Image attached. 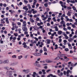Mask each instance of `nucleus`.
<instances>
[{"instance_id": "1", "label": "nucleus", "mask_w": 77, "mask_h": 77, "mask_svg": "<svg viewBox=\"0 0 77 77\" xmlns=\"http://www.w3.org/2000/svg\"><path fill=\"white\" fill-rule=\"evenodd\" d=\"M45 42L47 44H50V42H51V40L50 39H46L45 40Z\"/></svg>"}, {"instance_id": "2", "label": "nucleus", "mask_w": 77, "mask_h": 77, "mask_svg": "<svg viewBox=\"0 0 77 77\" xmlns=\"http://www.w3.org/2000/svg\"><path fill=\"white\" fill-rule=\"evenodd\" d=\"M33 54L34 56H41V54L40 53H35Z\"/></svg>"}, {"instance_id": "3", "label": "nucleus", "mask_w": 77, "mask_h": 77, "mask_svg": "<svg viewBox=\"0 0 77 77\" xmlns=\"http://www.w3.org/2000/svg\"><path fill=\"white\" fill-rule=\"evenodd\" d=\"M23 24L22 25V26L23 27H26L27 25V23H26V21H24L23 22Z\"/></svg>"}, {"instance_id": "4", "label": "nucleus", "mask_w": 77, "mask_h": 77, "mask_svg": "<svg viewBox=\"0 0 77 77\" xmlns=\"http://www.w3.org/2000/svg\"><path fill=\"white\" fill-rule=\"evenodd\" d=\"M22 30L23 32H26L27 31V28L26 27L24 26L23 27Z\"/></svg>"}, {"instance_id": "5", "label": "nucleus", "mask_w": 77, "mask_h": 77, "mask_svg": "<svg viewBox=\"0 0 77 77\" xmlns=\"http://www.w3.org/2000/svg\"><path fill=\"white\" fill-rule=\"evenodd\" d=\"M33 29L35 30H38L39 28V27H38L36 26H34L33 27Z\"/></svg>"}, {"instance_id": "6", "label": "nucleus", "mask_w": 77, "mask_h": 77, "mask_svg": "<svg viewBox=\"0 0 77 77\" xmlns=\"http://www.w3.org/2000/svg\"><path fill=\"white\" fill-rule=\"evenodd\" d=\"M35 75H38V74H36V73L35 72H33V74L32 75V76L33 77H36V76Z\"/></svg>"}, {"instance_id": "7", "label": "nucleus", "mask_w": 77, "mask_h": 77, "mask_svg": "<svg viewBox=\"0 0 77 77\" xmlns=\"http://www.w3.org/2000/svg\"><path fill=\"white\" fill-rule=\"evenodd\" d=\"M9 61L8 60H5L3 62V63H9Z\"/></svg>"}, {"instance_id": "8", "label": "nucleus", "mask_w": 77, "mask_h": 77, "mask_svg": "<svg viewBox=\"0 0 77 77\" xmlns=\"http://www.w3.org/2000/svg\"><path fill=\"white\" fill-rule=\"evenodd\" d=\"M5 22L7 23V24H9V20H8V18H6Z\"/></svg>"}, {"instance_id": "9", "label": "nucleus", "mask_w": 77, "mask_h": 77, "mask_svg": "<svg viewBox=\"0 0 77 77\" xmlns=\"http://www.w3.org/2000/svg\"><path fill=\"white\" fill-rule=\"evenodd\" d=\"M62 31L60 30H59L58 32V34L59 35H62Z\"/></svg>"}, {"instance_id": "10", "label": "nucleus", "mask_w": 77, "mask_h": 77, "mask_svg": "<svg viewBox=\"0 0 77 77\" xmlns=\"http://www.w3.org/2000/svg\"><path fill=\"white\" fill-rule=\"evenodd\" d=\"M54 28L55 29V31H59V29H58V28H57V26H55L54 27Z\"/></svg>"}, {"instance_id": "11", "label": "nucleus", "mask_w": 77, "mask_h": 77, "mask_svg": "<svg viewBox=\"0 0 77 77\" xmlns=\"http://www.w3.org/2000/svg\"><path fill=\"white\" fill-rule=\"evenodd\" d=\"M30 21L31 22V23H34L35 22V20H33V19H32V18H30L29 19Z\"/></svg>"}, {"instance_id": "12", "label": "nucleus", "mask_w": 77, "mask_h": 77, "mask_svg": "<svg viewBox=\"0 0 77 77\" xmlns=\"http://www.w3.org/2000/svg\"><path fill=\"white\" fill-rule=\"evenodd\" d=\"M46 62H47V63H51V62H53V61L50 60H46Z\"/></svg>"}, {"instance_id": "13", "label": "nucleus", "mask_w": 77, "mask_h": 77, "mask_svg": "<svg viewBox=\"0 0 77 77\" xmlns=\"http://www.w3.org/2000/svg\"><path fill=\"white\" fill-rule=\"evenodd\" d=\"M34 2L33 3V5H36V3L37 2V0H34Z\"/></svg>"}, {"instance_id": "14", "label": "nucleus", "mask_w": 77, "mask_h": 77, "mask_svg": "<svg viewBox=\"0 0 77 77\" xmlns=\"http://www.w3.org/2000/svg\"><path fill=\"white\" fill-rule=\"evenodd\" d=\"M60 55V57H64V56H65V55L64 54H59Z\"/></svg>"}, {"instance_id": "15", "label": "nucleus", "mask_w": 77, "mask_h": 77, "mask_svg": "<svg viewBox=\"0 0 77 77\" xmlns=\"http://www.w3.org/2000/svg\"><path fill=\"white\" fill-rule=\"evenodd\" d=\"M28 7L29 10L32 9V8H31V6H30V4L28 5Z\"/></svg>"}, {"instance_id": "16", "label": "nucleus", "mask_w": 77, "mask_h": 77, "mask_svg": "<svg viewBox=\"0 0 77 77\" xmlns=\"http://www.w3.org/2000/svg\"><path fill=\"white\" fill-rule=\"evenodd\" d=\"M60 24H65V22L63 20H62L61 22H60Z\"/></svg>"}, {"instance_id": "17", "label": "nucleus", "mask_w": 77, "mask_h": 77, "mask_svg": "<svg viewBox=\"0 0 77 77\" xmlns=\"http://www.w3.org/2000/svg\"><path fill=\"white\" fill-rule=\"evenodd\" d=\"M60 59V58L59 57H56L54 60H59V59Z\"/></svg>"}, {"instance_id": "18", "label": "nucleus", "mask_w": 77, "mask_h": 77, "mask_svg": "<svg viewBox=\"0 0 77 77\" xmlns=\"http://www.w3.org/2000/svg\"><path fill=\"white\" fill-rule=\"evenodd\" d=\"M42 71L43 72V74H46V72H45V69H42Z\"/></svg>"}, {"instance_id": "19", "label": "nucleus", "mask_w": 77, "mask_h": 77, "mask_svg": "<svg viewBox=\"0 0 77 77\" xmlns=\"http://www.w3.org/2000/svg\"><path fill=\"white\" fill-rule=\"evenodd\" d=\"M70 3H75V1H74V0L72 1V0H71L70 1Z\"/></svg>"}, {"instance_id": "20", "label": "nucleus", "mask_w": 77, "mask_h": 77, "mask_svg": "<svg viewBox=\"0 0 77 77\" xmlns=\"http://www.w3.org/2000/svg\"><path fill=\"white\" fill-rule=\"evenodd\" d=\"M21 58H23V56L22 55H21L20 56H19L18 57V59H21Z\"/></svg>"}, {"instance_id": "21", "label": "nucleus", "mask_w": 77, "mask_h": 77, "mask_svg": "<svg viewBox=\"0 0 77 77\" xmlns=\"http://www.w3.org/2000/svg\"><path fill=\"white\" fill-rule=\"evenodd\" d=\"M72 39L71 38H70L68 39V41L69 42H72Z\"/></svg>"}, {"instance_id": "22", "label": "nucleus", "mask_w": 77, "mask_h": 77, "mask_svg": "<svg viewBox=\"0 0 77 77\" xmlns=\"http://www.w3.org/2000/svg\"><path fill=\"white\" fill-rule=\"evenodd\" d=\"M52 20H54V22H56V18L55 17H54L52 18Z\"/></svg>"}, {"instance_id": "23", "label": "nucleus", "mask_w": 77, "mask_h": 77, "mask_svg": "<svg viewBox=\"0 0 77 77\" xmlns=\"http://www.w3.org/2000/svg\"><path fill=\"white\" fill-rule=\"evenodd\" d=\"M72 8L73 11H76V8L74 6L72 7Z\"/></svg>"}, {"instance_id": "24", "label": "nucleus", "mask_w": 77, "mask_h": 77, "mask_svg": "<svg viewBox=\"0 0 77 77\" xmlns=\"http://www.w3.org/2000/svg\"><path fill=\"white\" fill-rule=\"evenodd\" d=\"M56 32H55L54 33H52L51 34L52 36H54V35H56Z\"/></svg>"}, {"instance_id": "25", "label": "nucleus", "mask_w": 77, "mask_h": 77, "mask_svg": "<svg viewBox=\"0 0 77 77\" xmlns=\"http://www.w3.org/2000/svg\"><path fill=\"white\" fill-rule=\"evenodd\" d=\"M65 36V38L66 39H68V38H69V37L68 36H67V35H66Z\"/></svg>"}, {"instance_id": "26", "label": "nucleus", "mask_w": 77, "mask_h": 77, "mask_svg": "<svg viewBox=\"0 0 77 77\" xmlns=\"http://www.w3.org/2000/svg\"><path fill=\"white\" fill-rule=\"evenodd\" d=\"M27 11H25V13L23 14V15H24V16H27V13H27Z\"/></svg>"}, {"instance_id": "27", "label": "nucleus", "mask_w": 77, "mask_h": 77, "mask_svg": "<svg viewBox=\"0 0 77 77\" xmlns=\"http://www.w3.org/2000/svg\"><path fill=\"white\" fill-rule=\"evenodd\" d=\"M29 72H30V70H29V69L26 70V73H29Z\"/></svg>"}, {"instance_id": "28", "label": "nucleus", "mask_w": 77, "mask_h": 77, "mask_svg": "<svg viewBox=\"0 0 77 77\" xmlns=\"http://www.w3.org/2000/svg\"><path fill=\"white\" fill-rule=\"evenodd\" d=\"M36 13H37V11L36 10H35L32 12V14H35Z\"/></svg>"}, {"instance_id": "29", "label": "nucleus", "mask_w": 77, "mask_h": 77, "mask_svg": "<svg viewBox=\"0 0 77 77\" xmlns=\"http://www.w3.org/2000/svg\"><path fill=\"white\" fill-rule=\"evenodd\" d=\"M44 5L46 8H47L48 6V4L47 3L46 4H45Z\"/></svg>"}, {"instance_id": "30", "label": "nucleus", "mask_w": 77, "mask_h": 77, "mask_svg": "<svg viewBox=\"0 0 77 77\" xmlns=\"http://www.w3.org/2000/svg\"><path fill=\"white\" fill-rule=\"evenodd\" d=\"M64 50L65 51H69V49L68 48H66Z\"/></svg>"}, {"instance_id": "31", "label": "nucleus", "mask_w": 77, "mask_h": 77, "mask_svg": "<svg viewBox=\"0 0 77 77\" xmlns=\"http://www.w3.org/2000/svg\"><path fill=\"white\" fill-rule=\"evenodd\" d=\"M43 49H44V51H47V48H45V47Z\"/></svg>"}, {"instance_id": "32", "label": "nucleus", "mask_w": 77, "mask_h": 77, "mask_svg": "<svg viewBox=\"0 0 77 77\" xmlns=\"http://www.w3.org/2000/svg\"><path fill=\"white\" fill-rule=\"evenodd\" d=\"M12 57L13 58H17V56L15 55H14L12 56Z\"/></svg>"}, {"instance_id": "33", "label": "nucleus", "mask_w": 77, "mask_h": 77, "mask_svg": "<svg viewBox=\"0 0 77 77\" xmlns=\"http://www.w3.org/2000/svg\"><path fill=\"white\" fill-rule=\"evenodd\" d=\"M9 12H11V14H12L13 12H14V11L13 10H9Z\"/></svg>"}, {"instance_id": "34", "label": "nucleus", "mask_w": 77, "mask_h": 77, "mask_svg": "<svg viewBox=\"0 0 77 77\" xmlns=\"http://www.w3.org/2000/svg\"><path fill=\"white\" fill-rule=\"evenodd\" d=\"M5 68L6 69H7V70H9L10 69V68L8 67H5Z\"/></svg>"}, {"instance_id": "35", "label": "nucleus", "mask_w": 77, "mask_h": 77, "mask_svg": "<svg viewBox=\"0 0 77 77\" xmlns=\"http://www.w3.org/2000/svg\"><path fill=\"white\" fill-rule=\"evenodd\" d=\"M58 75L59 76H60L61 75H63V73H62V72H61L60 73V74H58Z\"/></svg>"}, {"instance_id": "36", "label": "nucleus", "mask_w": 77, "mask_h": 77, "mask_svg": "<svg viewBox=\"0 0 77 77\" xmlns=\"http://www.w3.org/2000/svg\"><path fill=\"white\" fill-rule=\"evenodd\" d=\"M42 27H43V26H39V28L41 29L42 30H43V29H44V28H42Z\"/></svg>"}, {"instance_id": "37", "label": "nucleus", "mask_w": 77, "mask_h": 77, "mask_svg": "<svg viewBox=\"0 0 77 77\" xmlns=\"http://www.w3.org/2000/svg\"><path fill=\"white\" fill-rule=\"evenodd\" d=\"M72 26L73 28H75V27H76L75 25H74V24H72Z\"/></svg>"}, {"instance_id": "38", "label": "nucleus", "mask_w": 77, "mask_h": 77, "mask_svg": "<svg viewBox=\"0 0 77 77\" xmlns=\"http://www.w3.org/2000/svg\"><path fill=\"white\" fill-rule=\"evenodd\" d=\"M63 30L65 31H66L68 29H67L65 28V27H64L63 28Z\"/></svg>"}, {"instance_id": "39", "label": "nucleus", "mask_w": 77, "mask_h": 77, "mask_svg": "<svg viewBox=\"0 0 77 77\" xmlns=\"http://www.w3.org/2000/svg\"><path fill=\"white\" fill-rule=\"evenodd\" d=\"M69 70H67L66 72V74H69Z\"/></svg>"}, {"instance_id": "40", "label": "nucleus", "mask_w": 77, "mask_h": 77, "mask_svg": "<svg viewBox=\"0 0 77 77\" xmlns=\"http://www.w3.org/2000/svg\"><path fill=\"white\" fill-rule=\"evenodd\" d=\"M14 35L15 36H17L18 33H14Z\"/></svg>"}, {"instance_id": "41", "label": "nucleus", "mask_w": 77, "mask_h": 77, "mask_svg": "<svg viewBox=\"0 0 77 77\" xmlns=\"http://www.w3.org/2000/svg\"><path fill=\"white\" fill-rule=\"evenodd\" d=\"M42 52H43V50H42V49H41L39 51L40 53H42Z\"/></svg>"}, {"instance_id": "42", "label": "nucleus", "mask_w": 77, "mask_h": 77, "mask_svg": "<svg viewBox=\"0 0 77 77\" xmlns=\"http://www.w3.org/2000/svg\"><path fill=\"white\" fill-rule=\"evenodd\" d=\"M28 12L30 14H32V11L31 10H29L28 11Z\"/></svg>"}, {"instance_id": "43", "label": "nucleus", "mask_w": 77, "mask_h": 77, "mask_svg": "<svg viewBox=\"0 0 77 77\" xmlns=\"http://www.w3.org/2000/svg\"><path fill=\"white\" fill-rule=\"evenodd\" d=\"M12 25H13V27H15L14 26H15L16 25L15 24H14V23L13 22L12 23Z\"/></svg>"}, {"instance_id": "44", "label": "nucleus", "mask_w": 77, "mask_h": 77, "mask_svg": "<svg viewBox=\"0 0 77 77\" xmlns=\"http://www.w3.org/2000/svg\"><path fill=\"white\" fill-rule=\"evenodd\" d=\"M3 6H4V7H6V6H7V5H6V4H4L3 5Z\"/></svg>"}, {"instance_id": "45", "label": "nucleus", "mask_w": 77, "mask_h": 77, "mask_svg": "<svg viewBox=\"0 0 77 77\" xmlns=\"http://www.w3.org/2000/svg\"><path fill=\"white\" fill-rule=\"evenodd\" d=\"M61 42H62V39L60 38V39H59V43H60Z\"/></svg>"}, {"instance_id": "46", "label": "nucleus", "mask_w": 77, "mask_h": 77, "mask_svg": "<svg viewBox=\"0 0 77 77\" xmlns=\"http://www.w3.org/2000/svg\"><path fill=\"white\" fill-rule=\"evenodd\" d=\"M21 23L20 22H18L17 23V25H18V26H20L21 25Z\"/></svg>"}, {"instance_id": "47", "label": "nucleus", "mask_w": 77, "mask_h": 77, "mask_svg": "<svg viewBox=\"0 0 77 77\" xmlns=\"http://www.w3.org/2000/svg\"><path fill=\"white\" fill-rule=\"evenodd\" d=\"M66 34H65V32H63V35L64 36H66Z\"/></svg>"}, {"instance_id": "48", "label": "nucleus", "mask_w": 77, "mask_h": 77, "mask_svg": "<svg viewBox=\"0 0 77 77\" xmlns=\"http://www.w3.org/2000/svg\"><path fill=\"white\" fill-rule=\"evenodd\" d=\"M24 3H28V1H26V0H24Z\"/></svg>"}, {"instance_id": "49", "label": "nucleus", "mask_w": 77, "mask_h": 77, "mask_svg": "<svg viewBox=\"0 0 77 77\" xmlns=\"http://www.w3.org/2000/svg\"><path fill=\"white\" fill-rule=\"evenodd\" d=\"M25 35H27L28 34V32L27 31H26L24 33Z\"/></svg>"}, {"instance_id": "50", "label": "nucleus", "mask_w": 77, "mask_h": 77, "mask_svg": "<svg viewBox=\"0 0 77 77\" xmlns=\"http://www.w3.org/2000/svg\"><path fill=\"white\" fill-rule=\"evenodd\" d=\"M9 77H13V76L12 75V74H9Z\"/></svg>"}, {"instance_id": "51", "label": "nucleus", "mask_w": 77, "mask_h": 77, "mask_svg": "<svg viewBox=\"0 0 77 77\" xmlns=\"http://www.w3.org/2000/svg\"><path fill=\"white\" fill-rule=\"evenodd\" d=\"M27 6H25L23 7V9H26V8H27Z\"/></svg>"}, {"instance_id": "52", "label": "nucleus", "mask_w": 77, "mask_h": 77, "mask_svg": "<svg viewBox=\"0 0 77 77\" xmlns=\"http://www.w3.org/2000/svg\"><path fill=\"white\" fill-rule=\"evenodd\" d=\"M34 38L36 41H38V38H37L36 37H35Z\"/></svg>"}, {"instance_id": "53", "label": "nucleus", "mask_w": 77, "mask_h": 77, "mask_svg": "<svg viewBox=\"0 0 77 77\" xmlns=\"http://www.w3.org/2000/svg\"><path fill=\"white\" fill-rule=\"evenodd\" d=\"M71 27L70 26H68L67 27V29H68L69 30H71Z\"/></svg>"}, {"instance_id": "54", "label": "nucleus", "mask_w": 77, "mask_h": 77, "mask_svg": "<svg viewBox=\"0 0 77 77\" xmlns=\"http://www.w3.org/2000/svg\"><path fill=\"white\" fill-rule=\"evenodd\" d=\"M49 71H51V69H48L46 71V72H49Z\"/></svg>"}, {"instance_id": "55", "label": "nucleus", "mask_w": 77, "mask_h": 77, "mask_svg": "<svg viewBox=\"0 0 77 77\" xmlns=\"http://www.w3.org/2000/svg\"><path fill=\"white\" fill-rule=\"evenodd\" d=\"M24 48H27V45H25L23 46Z\"/></svg>"}, {"instance_id": "56", "label": "nucleus", "mask_w": 77, "mask_h": 77, "mask_svg": "<svg viewBox=\"0 0 77 77\" xmlns=\"http://www.w3.org/2000/svg\"><path fill=\"white\" fill-rule=\"evenodd\" d=\"M41 41V40H40L39 42H38V45H39L41 44L40 42Z\"/></svg>"}, {"instance_id": "57", "label": "nucleus", "mask_w": 77, "mask_h": 77, "mask_svg": "<svg viewBox=\"0 0 77 77\" xmlns=\"http://www.w3.org/2000/svg\"><path fill=\"white\" fill-rule=\"evenodd\" d=\"M63 42L64 43H66V42H67V41L66 40H63Z\"/></svg>"}, {"instance_id": "58", "label": "nucleus", "mask_w": 77, "mask_h": 77, "mask_svg": "<svg viewBox=\"0 0 77 77\" xmlns=\"http://www.w3.org/2000/svg\"><path fill=\"white\" fill-rule=\"evenodd\" d=\"M36 21H38L39 20V17H37L36 19Z\"/></svg>"}, {"instance_id": "59", "label": "nucleus", "mask_w": 77, "mask_h": 77, "mask_svg": "<svg viewBox=\"0 0 77 77\" xmlns=\"http://www.w3.org/2000/svg\"><path fill=\"white\" fill-rule=\"evenodd\" d=\"M57 20L59 22L60 21V19H57Z\"/></svg>"}, {"instance_id": "60", "label": "nucleus", "mask_w": 77, "mask_h": 77, "mask_svg": "<svg viewBox=\"0 0 77 77\" xmlns=\"http://www.w3.org/2000/svg\"><path fill=\"white\" fill-rule=\"evenodd\" d=\"M2 14H5V11H2Z\"/></svg>"}, {"instance_id": "61", "label": "nucleus", "mask_w": 77, "mask_h": 77, "mask_svg": "<svg viewBox=\"0 0 77 77\" xmlns=\"http://www.w3.org/2000/svg\"><path fill=\"white\" fill-rule=\"evenodd\" d=\"M67 15H68V16H71V14H70V13H68L67 14Z\"/></svg>"}, {"instance_id": "62", "label": "nucleus", "mask_w": 77, "mask_h": 77, "mask_svg": "<svg viewBox=\"0 0 77 77\" xmlns=\"http://www.w3.org/2000/svg\"><path fill=\"white\" fill-rule=\"evenodd\" d=\"M66 71H63V74H64V75H66Z\"/></svg>"}, {"instance_id": "63", "label": "nucleus", "mask_w": 77, "mask_h": 77, "mask_svg": "<svg viewBox=\"0 0 77 77\" xmlns=\"http://www.w3.org/2000/svg\"><path fill=\"white\" fill-rule=\"evenodd\" d=\"M38 39H42V38L41 36H40L38 37Z\"/></svg>"}, {"instance_id": "64", "label": "nucleus", "mask_w": 77, "mask_h": 77, "mask_svg": "<svg viewBox=\"0 0 77 77\" xmlns=\"http://www.w3.org/2000/svg\"><path fill=\"white\" fill-rule=\"evenodd\" d=\"M42 72L41 71H40L39 72V74H42Z\"/></svg>"}]
</instances>
